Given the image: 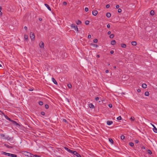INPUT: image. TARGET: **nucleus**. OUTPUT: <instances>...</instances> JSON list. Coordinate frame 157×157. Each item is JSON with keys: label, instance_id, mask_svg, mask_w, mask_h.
Masks as SVG:
<instances>
[{"label": "nucleus", "instance_id": "f257e3e1", "mask_svg": "<svg viewBox=\"0 0 157 157\" xmlns=\"http://www.w3.org/2000/svg\"><path fill=\"white\" fill-rule=\"evenodd\" d=\"M5 117L6 119L7 120H8L9 121H10L11 122H12L13 124H14L16 125H19V124L17 123L15 121L11 119L7 115H5Z\"/></svg>", "mask_w": 157, "mask_h": 157}, {"label": "nucleus", "instance_id": "f03ea898", "mask_svg": "<svg viewBox=\"0 0 157 157\" xmlns=\"http://www.w3.org/2000/svg\"><path fill=\"white\" fill-rule=\"evenodd\" d=\"M5 139H6L8 141H10V143H8L10 144V143H13L14 142L13 137H10L9 136H8L6 137Z\"/></svg>", "mask_w": 157, "mask_h": 157}, {"label": "nucleus", "instance_id": "7ed1b4c3", "mask_svg": "<svg viewBox=\"0 0 157 157\" xmlns=\"http://www.w3.org/2000/svg\"><path fill=\"white\" fill-rule=\"evenodd\" d=\"M71 27L73 28L75 31H77V33L78 32V29L77 26L75 24H72Z\"/></svg>", "mask_w": 157, "mask_h": 157}, {"label": "nucleus", "instance_id": "20e7f679", "mask_svg": "<svg viewBox=\"0 0 157 157\" xmlns=\"http://www.w3.org/2000/svg\"><path fill=\"white\" fill-rule=\"evenodd\" d=\"M23 154L25 156L30 157L31 156V153L27 151H24Z\"/></svg>", "mask_w": 157, "mask_h": 157}, {"label": "nucleus", "instance_id": "39448f33", "mask_svg": "<svg viewBox=\"0 0 157 157\" xmlns=\"http://www.w3.org/2000/svg\"><path fill=\"white\" fill-rule=\"evenodd\" d=\"M30 37L32 40L34 39L35 35L33 33L31 32L30 33Z\"/></svg>", "mask_w": 157, "mask_h": 157}, {"label": "nucleus", "instance_id": "423d86ee", "mask_svg": "<svg viewBox=\"0 0 157 157\" xmlns=\"http://www.w3.org/2000/svg\"><path fill=\"white\" fill-rule=\"evenodd\" d=\"M73 154L75 155L77 157H82L81 155L76 151H74Z\"/></svg>", "mask_w": 157, "mask_h": 157}, {"label": "nucleus", "instance_id": "0eeeda50", "mask_svg": "<svg viewBox=\"0 0 157 157\" xmlns=\"http://www.w3.org/2000/svg\"><path fill=\"white\" fill-rule=\"evenodd\" d=\"M92 14L94 15V16H96L98 13V12L97 10H93L92 11Z\"/></svg>", "mask_w": 157, "mask_h": 157}, {"label": "nucleus", "instance_id": "6e6552de", "mask_svg": "<svg viewBox=\"0 0 157 157\" xmlns=\"http://www.w3.org/2000/svg\"><path fill=\"white\" fill-rule=\"evenodd\" d=\"M40 47L41 48H44V43L42 42H41L39 44Z\"/></svg>", "mask_w": 157, "mask_h": 157}, {"label": "nucleus", "instance_id": "1a4fd4ad", "mask_svg": "<svg viewBox=\"0 0 157 157\" xmlns=\"http://www.w3.org/2000/svg\"><path fill=\"white\" fill-rule=\"evenodd\" d=\"M2 154L5 155H7L8 156H10V153H6V152H4V151L2 152Z\"/></svg>", "mask_w": 157, "mask_h": 157}, {"label": "nucleus", "instance_id": "9d476101", "mask_svg": "<svg viewBox=\"0 0 157 157\" xmlns=\"http://www.w3.org/2000/svg\"><path fill=\"white\" fill-rule=\"evenodd\" d=\"M113 122L112 121H107V125H111L112 124H113Z\"/></svg>", "mask_w": 157, "mask_h": 157}, {"label": "nucleus", "instance_id": "9b49d317", "mask_svg": "<svg viewBox=\"0 0 157 157\" xmlns=\"http://www.w3.org/2000/svg\"><path fill=\"white\" fill-rule=\"evenodd\" d=\"M52 81L56 85L57 84L56 81L54 78H52Z\"/></svg>", "mask_w": 157, "mask_h": 157}, {"label": "nucleus", "instance_id": "f8f14e48", "mask_svg": "<svg viewBox=\"0 0 157 157\" xmlns=\"http://www.w3.org/2000/svg\"><path fill=\"white\" fill-rule=\"evenodd\" d=\"M44 5L47 7L48 9L50 11H51V8L49 7V6L47 4H45Z\"/></svg>", "mask_w": 157, "mask_h": 157}, {"label": "nucleus", "instance_id": "ddd939ff", "mask_svg": "<svg viewBox=\"0 0 157 157\" xmlns=\"http://www.w3.org/2000/svg\"><path fill=\"white\" fill-rule=\"evenodd\" d=\"M89 106L90 108H92V109H93L94 108V105L91 103L89 104Z\"/></svg>", "mask_w": 157, "mask_h": 157}, {"label": "nucleus", "instance_id": "4468645a", "mask_svg": "<svg viewBox=\"0 0 157 157\" xmlns=\"http://www.w3.org/2000/svg\"><path fill=\"white\" fill-rule=\"evenodd\" d=\"M111 14L109 13H106V16L107 17H109L111 16Z\"/></svg>", "mask_w": 157, "mask_h": 157}, {"label": "nucleus", "instance_id": "2eb2a0df", "mask_svg": "<svg viewBox=\"0 0 157 157\" xmlns=\"http://www.w3.org/2000/svg\"><path fill=\"white\" fill-rule=\"evenodd\" d=\"M131 44L133 46H136V45L137 43L136 41H133L131 42Z\"/></svg>", "mask_w": 157, "mask_h": 157}, {"label": "nucleus", "instance_id": "dca6fc26", "mask_svg": "<svg viewBox=\"0 0 157 157\" xmlns=\"http://www.w3.org/2000/svg\"><path fill=\"white\" fill-rule=\"evenodd\" d=\"M153 129L155 132L157 133V128L155 127H154Z\"/></svg>", "mask_w": 157, "mask_h": 157}, {"label": "nucleus", "instance_id": "f3484780", "mask_svg": "<svg viewBox=\"0 0 157 157\" xmlns=\"http://www.w3.org/2000/svg\"><path fill=\"white\" fill-rule=\"evenodd\" d=\"M81 21L80 20H78L76 22V23L78 25H80L81 23Z\"/></svg>", "mask_w": 157, "mask_h": 157}, {"label": "nucleus", "instance_id": "a211bd4d", "mask_svg": "<svg viewBox=\"0 0 157 157\" xmlns=\"http://www.w3.org/2000/svg\"><path fill=\"white\" fill-rule=\"evenodd\" d=\"M116 41L114 40H113L111 41V44L112 45H114L116 44Z\"/></svg>", "mask_w": 157, "mask_h": 157}, {"label": "nucleus", "instance_id": "6ab92c4d", "mask_svg": "<svg viewBox=\"0 0 157 157\" xmlns=\"http://www.w3.org/2000/svg\"><path fill=\"white\" fill-rule=\"evenodd\" d=\"M4 146L6 147H8V148H12V147L6 144H4Z\"/></svg>", "mask_w": 157, "mask_h": 157}, {"label": "nucleus", "instance_id": "aec40b11", "mask_svg": "<svg viewBox=\"0 0 157 157\" xmlns=\"http://www.w3.org/2000/svg\"><path fill=\"white\" fill-rule=\"evenodd\" d=\"M142 87L143 88H146L147 87V85L145 84H143L142 85Z\"/></svg>", "mask_w": 157, "mask_h": 157}, {"label": "nucleus", "instance_id": "412c9836", "mask_svg": "<svg viewBox=\"0 0 157 157\" xmlns=\"http://www.w3.org/2000/svg\"><path fill=\"white\" fill-rule=\"evenodd\" d=\"M91 45H92L93 47L95 48H97L98 47V46L97 44H91Z\"/></svg>", "mask_w": 157, "mask_h": 157}, {"label": "nucleus", "instance_id": "4be33fe9", "mask_svg": "<svg viewBox=\"0 0 157 157\" xmlns=\"http://www.w3.org/2000/svg\"><path fill=\"white\" fill-rule=\"evenodd\" d=\"M149 95V93L148 92V91H146L145 92V95L146 96H148Z\"/></svg>", "mask_w": 157, "mask_h": 157}, {"label": "nucleus", "instance_id": "5701e85b", "mask_svg": "<svg viewBox=\"0 0 157 157\" xmlns=\"http://www.w3.org/2000/svg\"><path fill=\"white\" fill-rule=\"evenodd\" d=\"M10 156L13 157H17V155L13 154H10Z\"/></svg>", "mask_w": 157, "mask_h": 157}, {"label": "nucleus", "instance_id": "b1692460", "mask_svg": "<svg viewBox=\"0 0 157 157\" xmlns=\"http://www.w3.org/2000/svg\"><path fill=\"white\" fill-rule=\"evenodd\" d=\"M150 14L151 15H153L154 14V11L153 10H151L150 12Z\"/></svg>", "mask_w": 157, "mask_h": 157}, {"label": "nucleus", "instance_id": "393cba45", "mask_svg": "<svg viewBox=\"0 0 157 157\" xmlns=\"http://www.w3.org/2000/svg\"><path fill=\"white\" fill-rule=\"evenodd\" d=\"M121 46L122 48H125L126 47V45L124 44H121Z\"/></svg>", "mask_w": 157, "mask_h": 157}, {"label": "nucleus", "instance_id": "a878e982", "mask_svg": "<svg viewBox=\"0 0 157 157\" xmlns=\"http://www.w3.org/2000/svg\"><path fill=\"white\" fill-rule=\"evenodd\" d=\"M75 151H73L71 150L70 149H69V150H68V152H69L70 153L74 154V152Z\"/></svg>", "mask_w": 157, "mask_h": 157}, {"label": "nucleus", "instance_id": "bb28decb", "mask_svg": "<svg viewBox=\"0 0 157 157\" xmlns=\"http://www.w3.org/2000/svg\"><path fill=\"white\" fill-rule=\"evenodd\" d=\"M89 23H90V21H88L87 20L85 21V23L86 25H88L89 24Z\"/></svg>", "mask_w": 157, "mask_h": 157}, {"label": "nucleus", "instance_id": "cd10ccee", "mask_svg": "<svg viewBox=\"0 0 157 157\" xmlns=\"http://www.w3.org/2000/svg\"><path fill=\"white\" fill-rule=\"evenodd\" d=\"M109 141L111 143H113V140L111 138H109Z\"/></svg>", "mask_w": 157, "mask_h": 157}, {"label": "nucleus", "instance_id": "c85d7f7f", "mask_svg": "<svg viewBox=\"0 0 157 157\" xmlns=\"http://www.w3.org/2000/svg\"><path fill=\"white\" fill-rule=\"evenodd\" d=\"M114 37V35L113 34H111L109 36L110 38H113Z\"/></svg>", "mask_w": 157, "mask_h": 157}, {"label": "nucleus", "instance_id": "c756f323", "mask_svg": "<svg viewBox=\"0 0 157 157\" xmlns=\"http://www.w3.org/2000/svg\"><path fill=\"white\" fill-rule=\"evenodd\" d=\"M129 145L131 147H133L134 146V144L132 142H130L129 143Z\"/></svg>", "mask_w": 157, "mask_h": 157}, {"label": "nucleus", "instance_id": "7c9ffc66", "mask_svg": "<svg viewBox=\"0 0 157 157\" xmlns=\"http://www.w3.org/2000/svg\"><path fill=\"white\" fill-rule=\"evenodd\" d=\"M98 41V40L97 39H95L93 40V42L94 43H97Z\"/></svg>", "mask_w": 157, "mask_h": 157}, {"label": "nucleus", "instance_id": "2f4dec72", "mask_svg": "<svg viewBox=\"0 0 157 157\" xmlns=\"http://www.w3.org/2000/svg\"><path fill=\"white\" fill-rule=\"evenodd\" d=\"M39 104L40 105H43V103L42 101H40L39 102Z\"/></svg>", "mask_w": 157, "mask_h": 157}, {"label": "nucleus", "instance_id": "473e14b6", "mask_svg": "<svg viewBox=\"0 0 157 157\" xmlns=\"http://www.w3.org/2000/svg\"><path fill=\"white\" fill-rule=\"evenodd\" d=\"M121 140H124L125 138V136L124 135H121Z\"/></svg>", "mask_w": 157, "mask_h": 157}, {"label": "nucleus", "instance_id": "72a5a7b5", "mask_svg": "<svg viewBox=\"0 0 157 157\" xmlns=\"http://www.w3.org/2000/svg\"><path fill=\"white\" fill-rule=\"evenodd\" d=\"M67 86H68V87L69 88H71L72 87V85H71V84H68L67 85Z\"/></svg>", "mask_w": 157, "mask_h": 157}, {"label": "nucleus", "instance_id": "f704fd0d", "mask_svg": "<svg viewBox=\"0 0 157 157\" xmlns=\"http://www.w3.org/2000/svg\"><path fill=\"white\" fill-rule=\"evenodd\" d=\"M148 153L149 154H152V152L150 150H148L147 151Z\"/></svg>", "mask_w": 157, "mask_h": 157}, {"label": "nucleus", "instance_id": "c9c22d12", "mask_svg": "<svg viewBox=\"0 0 157 157\" xmlns=\"http://www.w3.org/2000/svg\"><path fill=\"white\" fill-rule=\"evenodd\" d=\"M117 119L118 120H120L121 119V116H119L117 118Z\"/></svg>", "mask_w": 157, "mask_h": 157}, {"label": "nucleus", "instance_id": "e433bc0d", "mask_svg": "<svg viewBox=\"0 0 157 157\" xmlns=\"http://www.w3.org/2000/svg\"><path fill=\"white\" fill-rule=\"evenodd\" d=\"M135 120V118L134 117H131L130 118V120L131 121H133Z\"/></svg>", "mask_w": 157, "mask_h": 157}, {"label": "nucleus", "instance_id": "4c0bfd02", "mask_svg": "<svg viewBox=\"0 0 157 157\" xmlns=\"http://www.w3.org/2000/svg\"><path fill=\"white\" fill-rule=\"evenodd\" d=\"M24 38L25 40H27L28 38V36L27 35H24Z\"/></svg>", "mask_w": 157, "mask_h": 157}, {"label": "nucleus", "instance_id": "58836bf2", "mask_svg": "<svg viewBox=\"0 0 157 157\" xmlns=\"http://www.w3.org/2000/svg\"><path fill=\"white\" fill-rule=\"evenodd\" d=\"M45 107L46 109H48L49 108V106L48 105L46 104L45 105Z\"/></svg>", "mask_w": 157, "mask_h": 157}, {"label": "nucleus", "instance_id": "ea45409f", "mask_svg": "<svg viewBox=\"0 0 157 157\" xmlns=\"http://www.w3.org/2000/svg\"><path fill=\"white\" fill-rule=\"evenodd\" d=\"M121 9H119L118 10V12L119 13H121Z\"/></svg>", "mask_w": 157, "mask_h": 157}, {"label": "nucleus", "instance_id": "a19ab883", "mask_svg": "<svg viewBox=\"0 0 157 157\" xmlns=\"http://www.w3.org/2000/svg\"><path fill=\"white\" fill-rule=\"evenodd\" d=\"M41 115H43V116L45 114V113L44 112H41Z\"/></svg>", "mask_w": 157, "mask_h": 157}, {"label": "nucleus", "instance_id": "79ce46f5", "mask_svg": "<svg viewBox=\"0 0 157 157\" xmlns=\"http://www.w3.org/2000/svg\"><path fill=\"white\" fill-rule=\"evenodd\" d=\"M108 106H109V107L110 108H111L112 107V105L111 104H109Z\"/></svg>", "mask_w": 157, "mask_h": 157}, {"label": "nucleus", "instance_id": "37998d69", "mask_svg": "<svg viewBox=\"0 0 157 157\" xmlns=\"http://www.w3.org/2000/svg\"><path fill=\"white\" fill-rule=\"evenodd\" d=\"M36 155H33L31 154V156H30V157H36Z\"/></svg>", "mask_w": 157, "mask_h": 157}, {"label": "nucleus", "instance_id": "c03bdc74", "mask_svg": "<svg viewBox=\"0 0 157 157\" xmlns=\"http://www.w3.org/2000/svg\"><path fill=\"white\" fill-rule=\"evenodd\" d=\"M88 10H89V9L87 7H86L85 8V11L86 12L88 11Z\"/></svg>", "mask_w": 157, "mask_h": 157}, {"label": "nucleus", "instance_id": "a18cd8bd", "mask_svg": "<svg viewBox=\"0 0 157 157\" xmlns=\"http://www.w3.org/2000/svg\"><path fill=\"white\" fill-rule=\"evenodd\" d=\"M110 7V5H109V4H107L106 6V7L107 8H109Z\"/></svg>", "mask_w": 157, "mask_h": 157}, {"label": "nucleus", "instance_id": "49530a36", "mask_svg": "<svg viewBox=\"0 0 157 157\" xmlns=\"http://www.w3.org/2000/svg\"><path fill=\"white\" fill-rule=\"evenodd\" d=\"M63 4L64 5H66L67 4V2H64Z\"/></svg>", "mask_w": 157, "mask_h": 157}, {"label": "nucleus", "instance_id": "de8ad7c7", "mask_svg": "<svg viewBox=\"0 0 157 157\" xmlns=\"http://www.w3.org/2000/svg\"><path fill=\"white\" fill-rule=\"evenodd\" d=\"M64 148H65V150H67L68 151V150H69V149L68 148H67V147H64Z\"/></svg>", "mask_w": 157, "mask_h": 157}, {"label": "nucleus", "instance_id": "09e8293b", "mask_svg": "<svg viewBox=\"0 0 157 157\" xmlns=\"http://www.w3.org/2000/svg\"><path fill=\"white\" fill-rule=\"evenodd\" d=\"M99 99V98L98 97H96L95 98V100L96 101H98Z\"/></svg>", "mask_w": 157, "mask_h": 157}, {"label": "nucleus", "instance_id": "8fccbe9b", "mask_svg": "<svg viewBox=\"0 0 157 157\" xmlns=\"http://www.w3.org/2000/svg\"><path fill=\"white\" fill-rule=\"evenodd\" d=\"M108 28H109L110 27V25L109 24H108L107 25Z\"/></svg>", "mask_w": 157, "mask_h": 157}, {"label": "nucleus", "instance_id": "3c124183", "mask_svg": "<svg viewBox=\"0 0 157 157\" xmlns=\"http://www.w3.org/2000/svg\"><path fill=\"white\" fill-rule=\"evenodd\" d=\"M0 136H1L2 137H5V135L3 134H1L0 135Z\"/></svg>", "mask_w": 157, "mask_h": 157}, {"label": "nucleus", "instance_id": "603ef678", "mask_svg": "<svg viewBox=\"0 0 157 157\" xmlns=\"http://www.w3.org/2000/svg\"><path fill=\"white\" fill-rule=\"evenodd\" d=\"M110 53L111 54H113L114 53V51L113 50H111L110 52Z\"/></svg>", "mask_w": 157, "mask_h": 157}, {"label": "nucleus", "instance_id": "864d4df0", "mask_svg": "<svg viewBox=\"0 0 157 157\" xmlns=\"http://www.w3.org/2000/svg\"><path fill=\"white\" fill-rule=\"evenodd\" d=\"M135 142L137 144L138 143L139 141L137 140H135Z\"/></svg>", "mask_w": 157, "mask_h": 157}, {"label": "nucleus", "instance_id": "5fc2aeb1", "mask_svg": "<svg viewBox=\"0 0 157 157\" xmlns=\"http://www.w3.org/2000/svg\"><path fill=\"white\" fill-rule=\"evenodd\" d=\"M24 29L25 30H27V27L26 26L24 27Z\"/></svg>", "mask_w": 157, "mask_h": 157}, {"label": "nucleus", "instance_id": "6e6d98bb", "mask_svg": "<svg viewBox=\"0 0 157 157\" xmlns=\"http://www.w3.org/2000/svg\"><path fill=\"white\" fill-rule=\"evenodd\" d=\"M119 7V5H117L116 6V7L117 9H118Z\"/></svg>", "mask_w": 157, "mask_h": 157}, {"label": "nucleus", "instance_id": "4d7b16f0", "mask_svg": "<svg viewBox=\"0 0 157 157\" xmlns=\"http://www.w3.org/2000/svg\"><path fill=\"white\" fill-rule=\"evenodd\" d=\"M91 37V35L90 34L88 36V38H90Z\"/></svg>", "mask_w": 157, "mask_h": 157}, {"label": "nucleus", "instance_id": "13d9d810", "mask_svg": "<svg viewBox=\"0 0 157 157\" xmlns=\"http://www.w3.org/2000/svg\"><path fill=\"white\" fill-rule=\"evenodd\" d=\"M137 91L138 92H140V91H141V90L140 89H138L137 90Z\"/></svg>", "mask_w": 157, "mask_h": 157}, {"label": "nucleus", "instance_id": "bf43d9fd", "mask_svg": "<svg viewBox=\"0 0 157 157\" xmlns=\"http://www.w3.org/2000/svg\"><path fill=\"white\" fill-rule=\"evenodd\" d=\"M66 100L68 102H69L70 101L68 99L66 98Z\"/></svg>", "mask_w": 157, "mask_h": 157}, {"label": "nucleus", "instance_id": "052dcab7", "mask_svg": "<svg viewBox=\"0 0 157 157\" xmlns=\"http://www.w3.org/2000/svg\"><path fill=\"white\" fill-rule=\"evenodd\" d=\"M108 72H109V70H105V72L106 73H108Z\"/></svg>", "mask_w": 157, "mask_h": 157}, {"label": "nucleus", "instance_id": "680f3d73", "mask_svg": "<svg viewBox=\"0 0 157 157\" xmlns=\"http://www.w3.org/2000/svg\"><path fill=\"white\" fill-rule=\"evenodd\" d=\"M107 33H108V35H109V34H111V32H110V31H108V32Z\"/></svg>", "mask_w": 157, "mask_h": 157}, {"label": "nucleus", "instance_id": "e2e57ef3", "mask_svg": "<svg viewBox=\"0 0 157 157\" xmlns=\"http://www.w3.org/2000/svg\"><path fill=\"white\" fill-rule=\"evenodd\" d=\"M96 57L97 58H99L100 57V56L98 55H97L96 56Z\"/></svg>", "mask_w": 157, "mask_h": 157}, {"label": "nucleus", "instance_id": "0e129e2a", "mask_svg": "<svg viewBox=\"0 0 157 157\" xmlns=\"http://www.w3.org/2000/svg\"><path fill=\"white\" fill-rule=\"evenodd\" d=\"M39 20L40 21H41L42 20V18H39Z\"/></svg>", "mask_w": 157, "mask_h": 157}, {"label": "nucleus", "instance_id": "69168bd1", "mask_svg": "<svg viewBox=\"0 0 157 157\" xmlns=\"http://www.w3.org/2000/svg\"><path fill=\"white\" fill-rule=\"evenodd\" d=\"M63 121H64V122H67V121H66V120H65V119H64L63 120Z\"/></svg>", "mask_w": 157, "mask_h": 157}, {"label": "nucleus", "instance_id": "338daca9", "mask_svg": "<svg viewBox=\"0 0 157 157\" xmlns=\"http://www.w3.org/2000/svg\"><path fill=\"white\" fill-rule=\"evenodd\" d=\"M151 124L152 126L153 127V128H154V127H155L154 124Z\"/></svg>", "mask_w": 157, "mask_h": 157}, {"label": "nucleus", "instance_id": "774afa93", "mask_svg": "<svg viewBox=\"0 0 157 157\" xmlns=\"http://www.w3.org/2000/svg\"><path fill=\"white\" fill-rule=\"evenodd\" d=\"M2 12H1V11H0V15H2Z\"/></svg>", "mask_w": 157, "mask_h": 157}]
</instances>
